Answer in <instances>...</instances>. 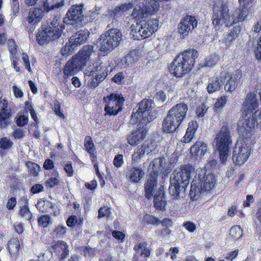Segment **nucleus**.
<instances>
[{
    "mask_svg": "<svg viewBox=\"0 0 261 261\" xmlns=\"http://www.w3.org/2000/svg\"><path fill=\"white\" fill-rule=\"evenodd\" d=\"M240 4L239 8L236 10L238 16L229 13L227 3L222 1L215 2L212 10V23L215 28L219 29L223 24L229 27L236 23L237 21H242L247 17L248 12V6L252 4L253 0H238Z\"/></svg>",
    "mask_w": 261,
    "mask_h": 261,
    "instance_id": "obj_1",
    "label": "nucleus"
},
{
    "mask_svg": "<svg viewBox=\"0 0 261 261\" xmlns=\"http://www.w3.org/2000/svg\"><path fill=\"white\" fill-rule=\"evenodd\" d=\"M258 107V103L255 94L254 93L248 94L243 104L242 124L239 127H244L245 131L249 136H253L255 126L261 129V109L257 110L253 113Z\"/></svg>",
    "mask_w": 261,
    "mask_h": 261,
    "instance_id": "obj_2",
    "label": "nucleus"
},
{
    "mask_svg": "<svg viewBox=\"0 0 261 261\" xmlns=\"http://www.w3.org/2000/svg\"><path fill=\"white\" fill-rule=\"evenodd\" d=\"M198 53L195 49H187L179 53L168 65L169 73L176 78H181L193 69Z\"/></svg>",
    "mask_w": 261,
    "mask_h": 261,
    "instance_id": "obj_3",
    "label": "nucleus"
},
{
    "mask_svg": "<svg viewBox=\"0 0 261 261\" xmlns=\"http://www.w3.org/2000/svg\"><path fill=\"white\" fill-rule=\"evenodd\" d=\"M194 168L190 164L181 165L174 170V176L170 179L169 193L173 199L180 197V193L185 194L186 189L189 184L190 179Z\"/></svg>",
    "mask_w": 261,
    "mask_h": 261,
    "instance_id": "obj_4",
    "label": "nucleus"
},
{
    "mask_svg": "<svg viewBox=\"0 0 261 261\" xmlns=\"http://www.w3.org/2000/svg\"><path fill=\"white\" fill-rule=\"evenodd\" d=\"M188 107L184 102L177 103L169 110L162 121L163 131L167 133L175 132L186 118Z\"/></svg>",
    "mask_w": 261,
    "mask_h": 261,
    "instance_id": "obj_5",
    "label": "nucleus"
},
{
    "mask_svg": "<svg viewBox=\"0 0 261 261\" xmlns=\"http://www.w3.org/2000/svg\"><path fill=\"white\" fill-rule=\"evenodd\" d=\"M64 3V0H61L55 4L50 5L48 1L46 0L42 5L43 10L39 7L31 9L28 16L24 18L23 21V24L29 34H33L36 27L42 20L45 12L48 13L51 10L59 9L63 7Z\"/></svg>",
    "mask_w": 261,
    "mask_h": 261,
    "instance_id": "obj_6",
    "label": "nucleus"
},
{
    "mask_svg": "<svg viewBox=\"0 0 261 261\" xmlns=\"http://www.w3.org/2000/svg\"><path fill=\"white\" fill-rule=\"evenodd\" d=\"M240 138L233 150L232 159L236 165H243L249 158L252 151V135L245 131L244 127H238Z\"/></svg>",
    "mask_w": 261,
    "mask_h": 261,
    "instance_id": "obj_7",
    "label": "nucleus"
},
{
    "mask_svg": "<svg viewBox=\"0 0 261 261\" xmlns=\"http://www.w3.org/2000/svg\"><path fill=\"white\" fill-rule=\"evenodd\" d=\"M64 29L65 25L61 18L55 16L50 23L42 25L38 30L36 40L40 45L47 44L59 38Z\"/></svg>",
    "mask_w": 261,
    "mask_h": 261,
    "instance_id": "obj_8",
    "label": "nucleus"
},
{
    "mask_svg": "<svg viewBox=\"0 0 261 261\" xmlns=\"http://www.w3.org/2000/svg\"><path fill=\"white\" fill-rule=\"evenodd\" d=\"M93 52L92 45H84L77 55L66 62L63 69L64 79L66 80L81 70L86 65Z\"/></svg>",
    "mask_w": 261,
    "mask_h": 261,
    "instance_id": "obj_9",
    "label": "nucleus"
},
{
    "mask_svg": "<svg viewBox=\"0 0 261 261\" xmlns=\"http://www.w3.org/2000/svg\"><path fill=\"white\" fill-rule=\"evenodd\" d=\"M121 32L117 29H111L102 34L98 39L99 51L106 56L118 46L122 40Z\"/></svg>",
    "mask_w": 261,
    "mask_h": 261,
    "instance_id": "obj_10",
    "label": "nucleus"
},
{
    "mask_svg": "<svg viewBox=\"0 0 261 261\" xmlns=\"http://www.w3.org/2000/svg\"><path fill=\"white\" fill-rule=\"evenodd\" d=\"M214 142L215 143L216 147L219 153L220 161L222 164L225 163L232 144L230 130L227 125L222 126L221 129L217 134Z\"/></svg>",
    "mask_w": 261,
    "mask_h": 261,
    "instance_id": "obj_11",
    "label": "nucleus"
},
{
    "mask_svg": "<svg viewBox=\"0 0 261 261\" xmlns=\"http://www.w3.org/2000/svg\"><path fill=\"white\" fill-rule=\"evenodd\" d=\"M159 19L149 18L141 20L137 23L136 28L131 26V35L135 40H141L148 38L155 33L159 29Z\"/></svg>",
    "mask_w": 261,
    "mask_h": 261,
    "instance_id": "obj_12",
    "label": "nucleus"
},
{
    "mask_svg": "<svg viewBox=\"0 0 261 261\" xmlns=\"http://www.w3.org/2000/svg\"><path fill=\"white\" fill-rule=\"evenodd\" d=\"M105 102L104 108L106 115H116L123 109L125 99L121 94L111 93L103 98Z\"/></svg>",
    "mask_w": 261,
    "mask_h": 261,
    "instance_id": "obj_13",
    "label": "nucleus"
},
{
    "mask_svg": "<svg viewBox=\"0 0 261 261\" xmlns=\"http://www.w3.org/2000/svg\"><path fill=\"white\" fill-rule=\"evenodd\" d=\"M89 36V32L87 30H80L77 31L69 39L68 42L61 49V54L64 56L71 55L76 47L86 41Z\"/></svg>",
    "mask_w": 261,
    "mask_h": 261,
    "instance_id": "obj_14",
    "label": "nucleus"
},
{
    "mask_svg": "<svg viewBox=\"0 0 261 261\" xmlns=\"http://www.w3.org/2000/svg\"><path fill=\"white\" fill-rule=\"evenodd\" d=\"M151 101L144 99L139 103V108L135 113H133L132 117L135 119L136 123L147 125L153 120L150 115L151 111Z\"/></svg>",
    "mask_w": 261,
    "mask_h": 261,
    "instance_id": "obj_15",
    "label": "nucleus"
},
{
    "mask_svg": "<svg viewBox=\"0 0 261 261\" xmlns=\"http://www.w3.org/2000/svg\"><path fill=\"white\" fill-rule=\"evenodd\" d=\"M207 170L201 169L198 171V179L197 183L198 192L210 191L214 188L216 183L215 176L213 173L206 174Z\"/></svg>",
    "mask_w": 261,
    "mask_h": 261,
    "instance_id": "obj_16",
    "label": "nucleus"
},
{
    "mask_svg": "<svg viewBox=\"0 0 261 261\" xmlns=\"http://www.w3.org/2000/svg\"><path fill=\"white\" fill-rule=\"evenodd\" d=\"M68 23L75 27L83 26L86 21L83 14V6L72 5L66 13Z\"/></svg>",
    "mask_w": 261,
    "mask_h": 261,
    "instance_id": "obj_17",
    "label": "nucleus"
},
{
    "mask_svg": "<svg viewBox=\"0 0 261 261\" xmlns=\"http://www.w3.org/2000/svg\"><path fill=\"white\" fill-rule=\"evenodd\" d=\"M108 72L107 67L102 63L96 64L90 72L91 80L88 82V86L91 88L96 87L107 77Z\"/></svg>",
    "mask_w": 261,
    "mask_h": 261,
    "instance_id": "obj_18",
    "label": "nucleus"
},
{
    "mask_svg": "<svg viewBox=\"0 0 261 261\" xmlns=\"http://www.w3.org/2000/svg\"><path fill=\"white\" fill-rule=\"evenodd\" d=\"M198 21L194 16L186 15L180 20L178 25V33L181 38H184L189 35V33L197 26Z\"/></svg>",
    "mask_w": 261,
    "mask_h": 261,
    "instance_id": "obj_19",
    "label": "nucleus"
},
{
    "mask_svg": "<svg viewBox=\"0 0 261 261\" xmlns=\"http://www.w3.org/2000/svg\"><path fill=\"white\" fill-rule=\"evenodd\" d=\"M12 110L8 108V102L6 99L0 98V128H6L10 123Z\"/></svg>",
    "mask_w": 261,
    "mask_h": 261,
    "instance_id": "obj_20",
    "label": "nucleus"
},
{
    "mask_svg": "<svg viewBox=\"0 0 261 261\" xmlns=\"http://www.w3.org/2000/svg\"><path fill=\"white\" fill-rule=\"evenodd\" d=\"M228 72L223 71L219 76H214L208 79V82L206 88L209 94H212L221 89L223 85L224 81L227 79Z\"/></svg>",
    "mask_w": 261,
    "mask_h": 261,
    "instance_id": "obj_21",
    "label": "nucleus"
},
{
    "mask_svg": "<svg viewBox=\"0 0 261 261\" xmlns=\"http://www.w3.org/2000/svg\"><path fill=\"white\" fill-rule=\"evenodd\" d=\"M242 74V71L240 69H236L232 74L228 72V75L227 76L228 79L224 86L225 90L229 92L234 91L240 83Z\"/></svg>",
    "mask_w": 261,
    "mask_h": 261,
    "instance_id": "obj_22",
    "label": "nucleus"
},
{
    "mask_svg": "<svg viewBox=\"0 0 261 261\" xmlns=\"http://www.w3.org/2000/svg\"><path fill=\"white\" fill-rule=\"evenodd\" d=\"M146 125L138 123L137 129L132 132L127 138V142L130 145H137L144 139L147 133Z\"/></svg>",
    "mask_w": 261,
    "mask_h": 261,
    "instance_id": "obj_23",
    "label": "nucleus"
},
{
    "mask_svg": "<svg viewBox=\"0 0 261 261\" xmlns=\"http://www.w3.org/2000/svg\"><path fill=\"white\" fill-rule=\"evenodd\" d=\"M135 253L132 261H147V258L150 255V250L147 247L146 242H141L134 247Z\"/></svg>",
    "mask_w": 261,
    "mask_h": 261,
    "instance_id": "obj_24",
    "label": "nucleus"
},
{
    "mask_svg": "<svg viewBox=\"0 0 261 261\" xmlns=\"http://www.w3.org/2000/svg\"><path fill=\"white\" fill-rule=\"evenodd\" d=\"M154 142L152 141H145L141 146H138L132 154V161L139 163L145 152H151L153 150Z\"/></svg>",
    "mask_w": 261,
    "mask_h": 261,
    "instance_id": "obj_25",
    "label": "nucleus"
},
{
    "mask_svg": "<svg viewBox=\"0 0 261 261\" xmlns=\"http://www.w3.org/2000/svg\"><path fill=\"white\" fill-rule=\"evenodd\" d=\"M152 170L149 173L151 175H153V173L156 174V177H158L160 173L165 174L170 172L169 168L166 166V163L164 158L154 159L152 162Z\"/></svg>",
    "mask_w": 261,
    "mask_h": 261,
    "instance_id": "obj_26",
    "label": "nucleus"
},
{
    "mask_svg": "<svg viewBox=\"0 0 261 261\" xmlns=\"http://www.w3.org/2000/svg\"><path fill=\"white\" fill-rule=\"evenodd\" d=\"M19 202L21 203L22 205L19 206L18 215L31 222L33 218V214L29 208V200L27 196H22L19 199Z\"/></svg>",
    "mask_w": 261,
    "mask_h": 261,
    "instance_id": "obj_27",
    "label": "nucleus"
},
{
    "mask_svg": "<svg viewBox=\"0 0 261 261\" xmlns=\"http://www.w3.org/2000/svg\"><path fill=\"white\" fill-rule=\"evenodd\" d=\"M144 172L141 167H132L127 171L126 177L132 183H138L144 175Z\"/></svg>",
    "mask_w": 261,
    "mask_h": 261,
    "instance_id": "obj_28",
    "label": "nucleus"
},
{
    "mask_svg": "<svg viewBox=\"0 0 261 261\" xmlns=\"http://www.w3.org/2000/svg\"><path fill=\"white\" fill-rule=\"evenodd\" d=\"M158 177L156 174H153V175L149 174L148 178L147 179L145 186V196L147 199H150L153 196L157 185Z\"/></svg>",
    "mask_w": 261,
    "mask_h": 261,
    "instance_id": "obj_29",
    "label": "nucleus"
},
{
    "mask_svg": "<svg viewBox=\"0 0 261 261\" xmlns=\"http://www.w3.org/2000/svg\"><path fill=\"white\" fill-rule=\"evenodd\" d=\"M198 127V124L196 120L190 121L188 123L186 134L181 139V141L185 143L190 142L194 137Z\"/></svg>",
    "mask_w": 261,
    "mask_h": 261,
    "instance_id": "obj_30",
    "label": "nucleus"
},
{
    "mask_svg": "<svg viewBox=\"0 0 261 261\" xmlns=\"http://www.w3.org/2000/svg\"><path fill=\"white\" fill-rule=\"evenodd\" d=\"M167 202L163 188L160 187L154 196V206L157 210H164Z\"/></svg>",
    "mask_w": 261,
    "mask_h": 261,
    "instance_id": "obj_31",
    "label": "nucleus"
},
{
    "mask_svg": "<svg viewBox=\"0 0 261 261\" xmlns=\"http://www.w3.org/2000/svg\"><path fill=\"white\" fill-rule=\"evenodd\" d=\"M206 151V144L201 141L196 142L190 148L192 156L195 157L203 155Z\"/></svg>",
    "mask_w": 261,
    "mask_h": 261,
    "instance_id": "obj_32",
    "label": "nucleus"
},
{
    "mask_svg": "<svg viewBox=\"0 0 261 261\" xmlns=\"http://www.w3.org/2000/svg\"><path fill=\"white\" fill-rule=\"evenodd\" d=\"M20 248L19 240L17 237L13 238L8 241L7 248L11 256L18 255Z\"/></svg>",
    "mask_w": 261,
    "mask_h": 261,
    "instance_id": "obj_33",
    "label": "nucleus"
},
{
    "mask_svg": "<svg viewBox=\"0 0 261 261\" xmlns=\"http://www.w3.org/2000/svg\"><path fill=\"white\" fill-rule=\"evenodd\" d=\"M59 247H60L62 250V252L60 256V258L61 260H63L69 255L68 246L64 241L59 240L56 242L51 246L52 249L54 251L56 250Z\"/></svg>",
    "mask_w": 261,
    "mask_h": 261,
    "instance_id": "obj_34",
    "label": "nucleus"
},
{
    "mask_svg": "<svg viewBox=\"0 0 261 261\" xmlns=\"http://www.w3.org/2000/svg\"><path fill=\"white\" fill-rule=\"evenodd\" d=\"M253 30L256 33L261 32V24H259V22L254 25ZM254 54L255 58L258 61H261V34L257 40V46L254 49Z\"/></svg>",
    "mask_w": 261,
    "mask_h": 261,
    "instance_id": "obj_35",
    "label": "nucleus"
},
{
    "mask_svg": "<svg viewBox=\"0 0 261 261\" xmlns=\"http://www.w3.org/2000/svg\"><path fill=\"white\" fill-rule=\"evenodd\" d=\"M241 31V27L240 25L234 26L231 29H230L229 32L225 38V42L226 44H231V43L238 37Z\"/></svg>",
    "mask_w": 261,
    "mask_h": 261,
    "instance_id": "obj_36",
    "label": "nucleus"
},
{
    "mask_svg": "<svg viewBox=\"0 0 261 261\" xmlns=\"http://www.w3.org/2000/svg\"><path fill=\"white\" fill-rule=\"evenodd\" d=\"M131 15L135 19L139 20L147 16L148 14L143 6H137L134 8Z\"/></svg>",
    "mask_w": 261,
    "mask_h": 261,
    "instance_id": "obj_37",
    "label": "nucleus"
},
{
    "mask_svg": "<svg viewBox=\"0 0 261 261\" xmlns=\"http://www.w3.org/2000/svg\"><path fill=\"white\" fill-rule=\"evenodd\" d=\"M25 164L28 167L29 175L34 177L38 175L39 172L40 171V167L38 164L32 161H27Z\"/></svg>",
    "mask_w": 261,
    "mask_h": 261,
    "instance_id": "obj_38",
    "label": "nucleus"
},
{
    "mask_svg": "<svg viewBox=\"0 0 261 261\" xmlns=\"http://www.w3.org/2000/svg\"><path fill=\"white\" fill-rule=\"evenodd\" d=\"M132 5L130 3L123 4L120 6L116 7L112 12L114 17H117L118 15H121L124 12L127 11L132 8Z\"/></svg>",
    "mask_w": 261,
    "mask_h": 261,
    "instance_id": "obj_39",
    "label": "nucleus"
},
{
    "mask_svg": "<svg viewBox=\"0 0 261 261\" xmlns=\"http://www.w3.org/2000/svg\"><path fill=\"white\" fill-rule=\"evenodd\" d=\"M229 235L232 239L237 240L242 236L243 230L240 226L234 225L231 227Z\"/></svg>",
    "mask_w": 261,
    "mask_h": 261,
    "instance_id": "obj_40",
    "label": "nucleus"
},
{
    "mask_svg": "<svg viewBox=\"0 0 261 261\" xmlns=\"http://www.w3.org/2000/svg\"><path fill=\"white\" fill-rule=\"evenodd\" d=\"M143 221L145 224L148 225L150 224L157 226L160 224V219L148 214H146L144 216Z\"/></svg>",
    "mask_w": 261,
    "mask_h": 261,
    "instance_id": "obj_41",
    "label": "nucleus"
},
{
    "mask_svg": "<svg viewBox=\"0 0 261 261\" xmlns=\"http://www.w3.org/2000/svg\"><path fill=\"white\" fill-rule=\"evenodd\" d=\"M8 50L10 52V57L17 56V45L15 40L13 39H9L7 42Z\"/></svg>",
    "mask_w": 261,
    "mask_h": 261,
    "instance_id": "obj_42",
    "label": "nucleus"
},
{
    "mask_svg": "<svg viewBox=\"0 0 261 261\" xmlns=\"http://www.w3.org/2000/svg\"><path fill=\"white\" fill-rule=\"evenodd\" d=\"M84 147L87 152L95 150L94 144L91 136H87L85 137L84 140Z\"/></svg>",
    "mask_w": 261,
    "mask_h": 261,
    "instance_id": "obj_43",
    "label": "nucleus"
},
{
    "mask_svg": "<svg viewBox=\"0 0 261 261\" xmlns=\"http://www.w3.org/2000/svg\"><path fill=\"white\" fill-rule=\"evenodd\" d=\"M83 221V219L82 218H80L79 220H77L76 216L71 215L67 219L66 224L69 227H73L76 224H82Z\"/></svg>",
    "mask_w": 261,
    "mask_h": 261,
    "instance_id": "obj_44",
    "label": "nucleus"
},
{
    "mask_svg": "<svg viewBox=\"0 0 261 261\" xmlns=\"http://www.w3.org/2000/svg\"><path fill=\"white\" fill-rule=\"evenodd\" d=\"M227 101L226 96H222L218 98L214 105V110L216 112L221 110L225 105Z\"/></svg>",
    "mask_w": 261,
    "mask_h": 261,
    "instance_id": "obj_45",
    "label": "nucleus"
},
{
    "mask_svg": "<svg viewBox=\"0 0 261 261\" xmlns=\"http://www.w3.org/2000/svg\"><path fill=\"white\" fill-rule=\"evenodd\" d=\"M50 223V217L48 215H41L38 218V224L39 226L46 227Z\"/></svg>",
    "mask_w": 261,
    "mask_h": 261,
    "instance_id": "obj_46",
    "label": "nucleus"
},
{
    "mask_svg": "<svg viewBox=\"0 0 261 261\" xmlns=\"http://www.w3.org/2000/svg\"><path fill=\"white\" fill-rule=\"evenodd\" d=\"M13 143L7 137H3L0 139V148L6 150L11 148Z\"/></svg>",
    "mask_w": 261,
    "mask_h": 261,
    "instance_id": "obj_47",
    "label": "nucleus"
},
{
    "mask_svg": "<svg viewBox=\"0 0 261 261\" xmlns=\"http://www.w3.org/2000/svg\"><path fill=\"white\" fill-rule=\"evenodd\" d=\"M111 214L110 208L107 206H102L98 210V218H101L104 217L109 218Z\"/></svg>",
    "mask_w": 261,
    "mask_h": 261,
    "instance_id": "obj_48",
    "label": "nucleus"
},
{
    "mask_svg": "<svg viewBox=\"0 0 261 261\" xmlns=\"http://www.w3.org/2000/svg\"><path fill=\"white\" fill-rule=\"evenodd\" d=\"M113 165L116 168H120L124 164L123 156L121 154L116 155L113 160Z\"/></svg>",
    "mask_w": 261,
    "mask_h": 261,
    "instance_id": "obj_49",
    "label": "nucleus"
},
{
    "mask_svg": "<svg viewBox=\"0 0 261 261\" xmlns=\"http://www.w3.org/2000/svg\"><path fill=\"white\" fill-rule=\"evenodd\" d=\"M61 103L58 100H55L54 101L53 109L54 111L55 114L60 117H64L63 113L61 111Z\"/></svg>",
    "mask_w": 261,
    "mask_h": 261,
    "instance_id": "obj_50",
    "label": "nucleus"
},
{
    "mask_svg": "<svg viewBox=\"0 0 261 261\" xmlns=\"http://www.w3.org/2000/svg\"><path fill=\"white\" fill-rule=\"evenodd\" d=\"M182 226L190 232H193L196 229L195 224L190 221L184 222L182 224Z\"/></svg>",
    "mask_w": 261,
    "mask_h": 261,
    "instance_id": "obj_51",
    "label": "nucleus"
},
{
    "mask_svg": "<svg viewBox=\"0 0 261 261\" xmlns=\"http://www.w3.org/2000/svg\"><path fill=\"white\" fill-rule=\"evenodd\" d=\"M60 180L57 177H49L45 182V185L47 187L52 188L56 186L59 184Z\"/></svg>",
    "mask_w": 261,
    "mask_h": 261,
    "instance_id": "obj_52",
    "label": "nucleus"
},
{
    "mask_svg": "<svg viewBox=\"0 0 261 261\" xmlns=\"http://www.w3.org/2000/svg\"><path fill=\"white\" fill-rule=\"evenodd\" d=\"M66 230L67 228L65 226L58 225L55 228L54 231L57 237H60L66 233Z\"/></svg>",
    "mask_w": 261,
    "mask_h": 261,
    "instance_id": "obj_53",
    "label": "nucleus"
},
{
    "mask_svg": "<svg viewBox=\"0 0 261 261\" xmlns=\"http://www.w3.org/2000/svg\"><path fill=\"white\" fill-rule=\"evenodd\" d=\"M112 236L116 240L123 242L125 238V234L123 232L118 230H113L112 232Z\"/></svg>",
    "mask_w": 261,
    "mask_h": 261,
    "instance_id": "obj_54",
    "label": "nucleus"
},
{
    "mask_svg": "<svg viewBox=\"0 0 261 261\" xmlns=\"http://www.w3.org/2000/svg\"><path fill=\"white\" fill-rule=\"evenodd\" d=\"M28 122V117L24 115H20L16 119V123L18 126H23Z\"/></svg>",
    "mask_w": 261,
    "mask_h": 261,
    "instance_id": "obj_55",
    "label": "nucleus"
},
{
    "mask_svg": "<svg viewBox=\"0 0 261 261\" xmlns=\"http://www.w3.org/2000/svg\"><path fill=\"white\" fill-rule=\"evenodd\" d=\"M44 187L42 185L36 184L33 185L30 189V192L33 194H38L43 191Z\"/></svg>",
    "mask_w": 261,
    "mask_h": 261,
    "instance_id": "obj_56",
    "label": "nucleus"
},
{
    "mask_svg": "<svg viewBox=\"0 0 261 261\" xmlns=\"http://www.w3.org/2000/svg\"><path fill=\"white\" fill-rule=\"evenodd\" d=\"M17 204L16 198L14 197H12L8 199L7 204L6 207L9 210H13L16 206Z\"/></svg>",
    "mask_w": 261,
    "mask_h": 261,
    "instance_id": "obj_57",
    "label": "nucleus"
},
{
    "mask_svg": "<svg viewBox=\"0 0 261 261\" xmlns=\"http://www.w3.org/2000/svg\"><path fill=\"white\" fill-rule=\"evenodd\" d=\"M11 4V10L13 14H16L19 11L20 6L18 0H10Z\"/></svg>",
    "mask_w": 261,
    "mask_h": 261,
    "instance_id": "obj_58",
    "label": "nucleus"
},
{
    "mask_svg": "<svg viewBox=\"0 0 261 261\" xmlns=\"http://www.w3.org/2000/svg\"><path fill=\"white\" fill-rule=\"evenodd\" d=\"M126 60L127 62H135L138 60V56L136 51H130L126 56Z\"/></svg>",
    "mask_w": 261,
    "mask_h": 261,
    "instance_id": "obj_59",
    "label": "nucleus"
},
{
    "mask_svg": "<svg viewBox=\"0 0 261 261\" xmlns=\"http://www.w3.org/2000/svg\"><path fill=\"white\" fill-rule=\"evenodd\" d=\"M22 59L24 62V66L25 69H28L29 72H31L32 70L30 67V63L29 60V57L27 54H22Z\"/></svg>",
    "mask_w": 261,
    "mask_h": 261,
    "instance_id": "obj_60",
    "label": "nucleus"
},
{
    "mask_svg": "<svg viewBox=\"0 0 261 261\" xmlns=\"http://www.w3.org/2000/svg\"><path fill=\"white\" fill-rule=\"evenodd\" d=\"M64 169L68 177H71L73 175L74 171L71 163H66L64 166Z\"/></svg>",
    "mask_w": 261,
    "mask_h": 261,
    "instance_id": "obj_61",
    "label": "nucleus"
},
{
    "mask_svg": "<svg viewBox=\"0 0 261 261\" xmlns=\"http://www.w3.org/2000/svg\"><path fill=\"white\" fill-rule=\"evenodd\" d=\"M24 136V132L21 128H16L13 132V136L16 139L22 138Z\"/></svg>",
    "mask_w": 261,
    "mask_h": 261,
    "instance_id": "obj_62",
    "label": "nucleus"
},
{
    "mask_svg": "<svg viewBox=\"0 0 261 261\" xmlns=\"http://www.w3.org/2000/svg\"><path fill=\"white\" fill-rule=\"evenodd\" d=\"M124 79L122 72H118L114 76L112 81L117 84H120Z\"/></svg>",
    "mask_w": 261,
    "mask_h": 261,
    "instance_id": "obj_63",
    "label": "nucleus"
},
{
    "mask_svg": "<svg viewBox=\"0 0 261 261\" xmlns=\"http://www.w3.org/2000/svg\"><path fill=\"white\" fill-rule=\"evenodd\" d=\"M155 98L158 101L164 102L166 99V95L164 91H160L156 93Z\"/></svg>",
    "mask_w": 261,
    "mask_h": 261,
    "instance_id": "obj_64",
    "label": "nucleus"
}]
</instances>
